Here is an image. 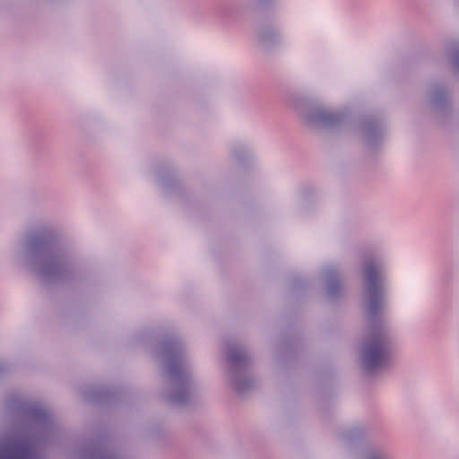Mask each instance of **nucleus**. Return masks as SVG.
I'll return each mask as SVG.
<instances>
[{"instance_id": "obj_1", "label": "nucleus", "mask_w": 459, "mask_h": 459, "mask_svg": "<svg viewBox=\"0 0 459 459\" xmlns=\"http://www.w3.org/2000/svg\"><path fill=\"white\" fill-rule=\"evenodd\" d=\"M386 359V349L382 335H376L367 344L365 363L368 369L372 370L381 367Z\"/></svg>"}, {"instance_id": "obj_2", "label": "nucleus", "mask_w": 459, "mask_h": 459, "mask_svg": "<svg viewBox=\"0 0 459 459\" xmlns=\"http://www.w3.org/2000/svg\"><path fill=\"white\" fill-rule=\"evenodd\" d=\"M0 459H31V453L26 446L14 443L1 449Z\"/></svg>"}, {"instance_id": "obj_3", "label": "nucleus", "mask_w": 459, "mask_h": 459, "mask_svg": "<svg viewBox=\"0 0 459 459\" xmlns=\"http://www.w3.org/2000/svg\"><path fill=\"white\" fill-rule=\"evenodd\" d=\"M365 276L368 281V289L370 298L372 299V303L375 302L374 299H377L379 295V279H378V270L376 265L369 264L365 269Z\"/></svg>"}]
</instances>
